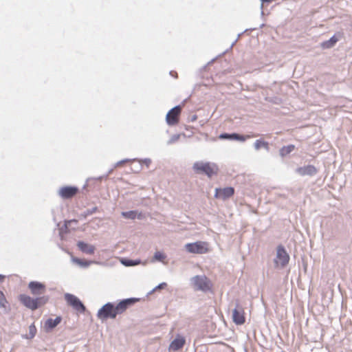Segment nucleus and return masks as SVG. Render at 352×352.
<instances>
[{
	"label": "nucleus",
	"mask_w": 352,
	"mask_h": 352,
	"mask_svg": "<svg viewBox=\"0 0 352 352\" xmlns=\"http://www.w3.org/2000/svg\"><path fill=\"white\" fill-rule=\"evenodd\" d=\"M19 299L25 307L34 311L47 303L50 297L49 296H42L34 298L26 294H20Z\"/></svg>",
	"instance_id": "1"
},
{
	"label": "nucleus",
	"mask_w": 352,
	"mask_h": 352,
	"mask_svg": "<svg viewBox=\"0 0 352 352\" xmlns=\"http://www.w3.org/2000/svg\"><path fill=\"white\" fill-rule=\"evenodd\" d=\"M192 168L195 172L204 173L208 177L217 175L218 172L217 166L210 162H197L194 163Z\"/></svg>",
	"instance_id": "2"
},
{
	"label": "nucleus",
	"mask_w": 352,
	"mask_h": 352,
	"mask_svg": "<svg viewBox=\"0 0 352 352\" xmlns=\"http://www.w3.org/2000/svg\"><path fill=\"white\" fill-rule=\"evenodd\" d=\"M118 316L116 311V306L113 302H108L104 304L97 313V317L102 321L108 319H115Z\"/></svg>",
	"instance_id": "3"
},
{
	"label": "nucleus",
	"mask_w": 352,
	"mask_h": 352,
	"mask_svg": "<svg viewBox=\"0 0 352 352\" xmlns=\"http://www.w3.org/2000/svg\"><path fill=\"white\" fill-rule=\"evenodd\" d=\"M191 283L196 291L206 292L210 289V281L206 276L197 275L192 278Z\"/></svg>",
	"instance_id": "4"
},
{
	"label": "nucleus",
	"mask_w": 352,
	"mask_h": 352,
	"mask_svg": "<svg viewBox=\"0 0 352 352\" xmlns=\"http://www.w3.org/2000/svg\"><path fill=\"white\" fill-rule=\"evenodd\" d=\"M185 250L192 254H203L208 252V243L204 241H196L185 245Z\"/></svg>",
	"instance_id": "5"
},
{
	"label": "nucleus",
	"mask_w": 352,
	"mask_h": 352,
	"mask_svg": "<svg viewBox=\"0 0 352 352\" xmlns=\"http://www.w3.org/2000/svg\"><path fill=\"white\" fill-rule=\"evenodd\" d=\"M289 261V255L282 245H279L276 250V256L274 263L277 266L284 268Z\"/></svg>",
	"instance_id": "6"
},
{
	"label": "nucleus",
	"mask_w": 352,
	"mask_h": 352,
	"mask_svg": "<svg viewBox=\"0 0 352 352\" xmlns=\"http://www.w3.org/2000/svg\"><path fill=\"white\" fill-rule=\"evenodd\" d=\"M65 299L67 303L80 313H85L86 307L82 301L75 295L67 293L65 294Z\"/></svg>",
	"instance_id": "7"
},
{
	"label": "nucleus",
	"mask_w": 352,
	"mask_h": 352,
	"mask_svg": "<svg viewBox=\"0 0 352 352\" xmlns=\"http://www.w3.org/2000/svg\"><path fill=\"white\" fill-rule=\"evenodd\" d=\"M182 107L180 105H177L168 111L166 117V120L168 125L173 126L178 123Z\"/></svg>",
	"instance_id": "8"
},
{
	"label": "nucleus",
	"mask_w": 352,
	"mask_h": 352,
	"mask_svg": "<svg viewBox=\"0 0 352 352\" xmlns=\"http://www.w3.org/2000/svg\"><path fill=\"white\" fill-rule=\"evenodd\" d=\"M28 289L32 295L38 297L45 296L44 294L46 291V286L43 283L33 280L28 283Z\"/></svg>",
	"instance_id": "9"
},
{
	"label": "nucleus",
	"mask_w": 352,
	"mask_h": 352,
	"mask_svg": "<svg viewBox=\"0 0 352 352\" xmlns=\"http://www.w3.org/2000/svg\"><path fill=\"white\" fill-rule=\"evenodd\" d=\"M138 300L135 298H129L120 300L118 304L115 305L116 311L118 315L123 314L129 307L134 305Z\"/></svg>",
	"instance_id": "10"
},
{
	"label": "nucleus",
	"mask_w": 352,
	"mask_h": 352,
	"mask_svg": "<svg viewBox=\"0 0 352 352\" xmlns=\"http://www.w3.org/2000/svg\"><path fill=\"white\" fill-rule=\"evenodd\" d=\"M232 320L237 325H241L245 322L243 309L238 303L232 310Z\"/></svg>",
	"instance_id": "11"
},
{
	"label": "nucleus",
	"mask_w": 352,
	"mask_h": 352,
	"mask_svg": "<svg viewBox=\"0 0 352 352\" xmlns=\"http://www.w3.org/2000/svg\"><path fill=\"white\" fill-rule=\"evenodd\" d=\"M78 192V188L76 186H67L62 187L58 192V195L64 199H71Z\"/></svg>",
	"instance_id": "12"
},
{
	"label": "nucleus",
	"mask_w": 352,
	"mask_h": 352,
	"mask_svg": "<svg viewBox=\"0 0 352 352\" xmlns=\"http://www.w3.org/2000/svg\"><path fill=\"white\" fill-rule=\"evenodd\" d=\"M318 170L314 165H307L298 167L296 169V173L300 176H314L318 173Z\"/></svg>",
	"instance_id": "13"
},
{
	"label": "nucleus",
	"mask_w": 352,
	"mask_h": 352,
	"mask_svg": "<svg viewBox=\"0 0 352 352\" xmlns=\"http://www.w3.org/2000/svg\"><path fill=\"white\" fill-rule=\"evenodd\" d=\"M234 193L233 187H226L224 188H216L214 197L216 198L226 200L232 197Z\"/></svg>",
	"instance_id": "14"
},
{
	"label": "nucleus",
	"mask_w": 352,
	"mask_h": 352,
	"mask_svg": "<svg viewBox=\"0 0 352 352\" xmlns=\"http://www.w3.org/2000/svg\"><path fill=\"white\" fill-rule=\"evenodd\" d=\"M249 138H250V135L245 136V135H240L236 133H221L219 136V138L221 140H236V141H240V142H244Z\"/></svg>",
	"instance_id": "15"
},
{
	"label": "nucleus",
	"mask_w": 352,
	"mask_h": 352,
	"mask_svg": "<svg viewBox=\"0 0 352 352\" xmlns=\"http://www.w3.org/2000/svg\"><path fill=\"white\" fill-rule=\"evenodd\" d=\"M77 247L82 253L87 254H93L96 250L94 245H89L82 241H78Z\"/></svg>",
	"instance_id": "16"
},
{
	"label": "nucleus",
	"mask_w": 352,
	"mask_h": 352,
	"mask_svg": "<svg viewBox=\"0 0 352 352\" xmlns=\"http://www.w3.org/2000/svg\"><path fill=\"white\" fill-rule=\"evenodd\" d=\"M62 320L60 316H56L54 319L51 318L46 320L44 324V328L47 332L52 331L54 329Z\"/></svg>",
	"instance_id": "17"
},
{
	"label": "nucleus",
	"mask_w": 352,
	"mask_h": 352,
	"mask_svg": "<svg viewBox=\"0 0 352 352\" xmlns=\"http://www.w3.org/2000/svg\"><path fill=\"white\" fill-rule=\"evenodd\" d=\"M185 338L183 336H177L170 344L169 348L173 351L181 349L185 344Z\"/></svg>",
	"instance_id": "18"
},
{
	"label": "nucleus",
	"mask_w": 352,
	"mask_h": 352,
	"mask_svg": "<svg viewBox=\"0 0 352 352\" xmlns=\"http://www.w3.org/2000/svg\"><path fill=\"white\" fill-rule=\"evenodd\" d=\"M121 215L127 219H142V214L141 212L138 213L137 210H129L126 212H122L121 213Z\"/></svg>",
	"instance_id": "19"
},
{
	"label": "nucleus",
	"mask_w": 352,
	"mask_h": 352,
	"mask_svg": "<svg viewBox=\"0 0 352 352\" xmlns=\"http://www.w3.org/2000/svg\"><path fill=\"white\" fill-rule=\"evenodd\" d=\"M338 41V38L335 35H333L329 40L323 41L321 43V47L323 49H330L333 47Z\"/></svg>",
	"instance_id": "20"
},
{
	"label": "nucleus",
	"mask_w": 352,
	"mask_h": 352,
	"mask_svg": "<svg viewBox=\"0 0 352 352\" xmlns=\"http://www.w3.org/2000/svg\"><path fill=\"white\" fill-rule=\"evenodd\" d=\"M295 149V146L294 144H289L287 146H284L279 150V155L284 157L286 155H289Z\"/></svg>",
	"instance_id": "21"
},
{
	"label": "nucleus",
	"mask_w": 352,
	"mask_h": 352,
	"mask_svg": "<svg viewBox=\"0 0 352 352\" xmlns=\"http://www.w3.org/2000/svg\"><path fill=\"white\" fill-rule=\"evenodd\" d=\"M72 261L82 267H89L91 263H96L97 262L93 261H87L83 260L77 257H74L72 258Z\"/></svg>",
	"instance_id": "22"
},
{
	"label": "nucleus",
	"mask_w": 352,
	"mask_h": 352,
	"mask_svg": "<svg viewBox=\"0 0 352 352\" xmlns=\"http://www.w3.org/2000/svg\"><path fill=\"white\" fill-rule=\"evenodd\" d=\"M254 148L258 151L261 147L264 148L266 151H269V143L263 140L262 139L256 140L254 144Z\"/></svg>",
	"instance_id": "23"
},
{
	"label": "nucleus",
	"mask_w": 352,
	"mask_h": 352,
	"mask_svg": "<svg viewBox=\"0 0 352 352\" xmlns=\"http://www.w3.org/2000/svg\"><path fill=\"white\" fill-rule=\"evenodd\" d=\"M121 263L126 267H132L135 266L141 263L140 259H129V258H123L121 261Z\"/></svg>",
	"instance_id": "24"
},
{
	"label": "nucleus",
	"mask_w": 352,
	"mask_h": 352,
	"mask_svg": "<svg viewBox=\"0 0 352 352\" xmlns=\"http://www.w3.org/2000/svg\"><path fill=\"white\" fill-rule=\"evenodd\" d=\"M36 333V328L34 324L29 327V334L23 336V337L26 339H32Z\"/></svg>",
	"instance_id": "25"
},
{
	"label": "nucleus",
	"mask_w": 352,
	"mask_h": 352,
	"mask_svg": "<svg viewBox=\"0 0 352 352\" xmlns=\"http://www.w3.org/2000/svg\"><path fill=\"white\" fill-rule=\"evenodd\" d=\"M166 258V255L160 252H156L154 254V258L158 261H162Z\"/></svg>",
	"instance_id": "26"
},
{
	"label": "nucleus",
	"mask_w": 352,
	"mask_h": 352,
	"mask_svg": "<svg viewBox=\"0 0 352 352\" xmlns=\"http://www.w3.org/2000/svg\"><path fill=\"white\" fill-rule=\"evenodd\" d=\"M7 303L6 298L3 292L0 290V307H5Z\"/></svg>",
	"instance_id": "27"
},
{
	"label": "nucleus",
	"mask_w": 352,
	"mask_h": 352,
	"mask_svg": "<svg viewBox=\"0 0 352 352\" xmlns=\"http://www.w3.org/2000/svg\"><path fill=\"white\" fill-rule=\"evenodd\" d=\"M179 134H175V135H172L170 137V138L168 141L167 144H173L175 142H177L179 140Z\"/></svg>",
	"instance_id": "28"
},
{
	"label": "nucleus",
	"mask_w": 352,
	"mask_h": 352,
	"mask_svg": "<svg viewBox=\"0 0 352 352\" xmlns=\"http://www.w3.org/2000/svg\"><path fill=\"white\" fill-rule=\"evenodd\" d=\"M167 286V284L166 283H160L158 285H157L151 292L150 294L153 293V292L156 291V290H158V289H164Z\"/></svg>",
	"instance_id": "29"
},
{
	"label": "nucleus",
	"mask_w": 352,
	"mask_h": 352,
	"mask_svg": "<svg viewBox=\"0 0 352 352\" xmlns=\"http://www.w3.org/2000/svg\"><path fill=\"white\" fill-rule=\"evenodd\" d=\"M97 210H98L97 207H94L92 208L87 209L86 211L85 212V215L86 216L91 215V214H94V212H96Z\"/></svg>",
	"instance_id": "30"
},
{
	"label": "nucleus",
	"mask_w": 352,
	"mask_h": 352,
	"mask_svg": "<svg viewBox=\"0 0 352 352\" xmlns=\"http://www.w3.org/2000/svg\"><path fill=\"white\" fill-rule=\"evenodd\" d=\"M129 161H131V160H129V159H124V160H120L116 164L115 167L119 166L122 165V164H124L126 162H129Z\"/></svg>",
	"instance_id": "31"
},
{
	"label": "nucleus",
	"mask_w": 352,
	"mask_h": 352,
	"mask_svg": "<svg viewBox=\"0 0 352 352\" xmlns=\"http://www.w3.org/2000/svg\"><path fill=\"white\" fill-rule=\"evenodd\" d=\"M77 222H78V221H77V220H76V219L68 220V221H66L65 222V227H67V226H69L72 223H76Z\"/></svg>",
	"instance_id": "32"
},
{
	"label": "nucleus",
	"mask_w": 352,
	"mask_h": 352,
	"mask_svg": "<svg viewBox=\"0 0 352 352\" xmlns=\"http://www.w3.org/2000/svg\"><path fill=\"white\" fill-rule=\"evenodd\" d=\"M144 164L146 165V166H148L151 163V160L149 158H145L144 160H142Z\"/></svg>",
	"instance_id": "33"
},
{
	"label": "nucleus",
	"mask_w": 352,
	"mask_h": 352,
	"mask_svg": "<svg viewBox=\"0 0 352 352\" xmlns=\"http://www.w3.org/2000/svg\"><path fill=\"white\" fill-rule=\"evenodd\" d=\"M197 119V116L196 115H193V116L191 117V121H192V122L195 121Z\"/></svg>",
	"instance_id": "34"
},
{
	"label": "nucleus",
	"mask_w": 352,
	"mask_h": 352,
	"mask_svg": "<svg viewBox=\"0 0 352 352\" xmlns=\"http://www.w3.org/2000/svg\"><path fill=\"white\" fill-rule=\"evenodd\" d=\"M5 276L3 275L0 274V280H3Z\"/></svg>",
	"instance_id": "35"
},
{
	"label": "nucleus",
	"mask_w": 352,
	"mask_h": 352,
	"mask_svg": "<svg viewBox=\"0 0 352 352\" xmlns=\"http://www.w3.org/2000/svg\"><path fill=\"white\" fill-rule=\"evenodd\" d=\"M173 72H172V71H171V72H170V75H173Z\"/></svg>",
	"instance_id": "36"
},
{
	"label": "nucleus",
	"mask_w": 352,
	"mask_h": 352,
	"mask_svg": "<svg viewBox=\"0 0 352 352\" xmlns=\"http://www.w3.org/2000/svg\"><path fill=\"white\" fill-rule=\"evenodd\" d=\"M264 25H265L264 24H261V28L263 27Z\"/></svg>",
	"instance_id": "37"
}]
</instances>
